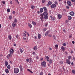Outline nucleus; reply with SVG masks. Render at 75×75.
Listing matches in <instances>:
<instances>
[{
  "label": "nucleus",
  "instance_id": "obj_17",
  "mask_svg": "<svg viewBox=\"0 0 75 75\" xmlns=\"http://www.w3.org/2000/svg\"><path fill=\"white\" fill-rule=\"evenodd\" d=\"M45 57L47 59V61L48 62L49 61V57L48 56H46Z\"/></svg>",
  "mask_w": 75,
  "mask_h": 75
},
{
  "label": "nucleus",
  "instance_id": "obj_51",
  "mask_svg": "<svg viewBox=\"0 0 75 75\" xmlns=\"http://www.w3.org/2000/svg\"><path fill=\"white\" fill-rule=\"evenodd\" d=\"M47 25H48V23H46L45 25V27H47Z\"/></svg>",
  "mask_w": 75,
  "mask_h": 75
},
{
  "label": "nucleus",
  "instance_id": "obj_48",
  "mask_svg": "<svg viewBox=\"0 0 75 75\" xmlns=\"http://www.w3.org/2000/svg\"><path fill=\"white\" fill-rule=\"evenodd\" d=\"M32 54H33V55H35V52H33V53Z\"/></svg>",
  "mask_w": 75,
  "mask_h": 75
},
{
  "label": "nucleus",
  "instance_id": "obj_59",
  "mask_svg": "<svg viewBox=\"0 0 75 75\" xmlns=\"http://www.w3.org/2000/svg\"><path fill=\"white\" fill-rule=\"evenodd\" d=\"M11 50L12 51V52H14V50H13V49H12V48H11Z\"/></svg>",
  "mask_w": 75,
  "mask_h": 75
},
{
  "label": "nucleus",
  "instance_id": "obj_2",
  "mask_svg": "<svg viewBox=\"0 0 75 75\" xmlns=\"http://www.w3.org/2000/svg\"><path fill=\"white\" fill-rule=\"evenodd\" d=\"M19 72V69L17 68L14 69V72L15 74H17Z\"/></svg>",
  "mask_w": 75,
  "mask_h": 75
},
{
  "label": "nucleus",
  "instance_id": "obj_40",
  "mask_svg": "<svg viewBox=\"0 0 75 75\" xmlns=\"http://www.w3.org/2000/svg\"><path fill=\"white\" fill-rule=\"evenodd\" d=\"M45 1V0H42V3H44Z\"/></svg>",
  "mask_w": 75,
  "mask_h": 75
},
{
  "label": "nucleus",
  "instance_id": "obj_31",
  "mask_svg": "<svg viewBox=\"0 0 75 75\" xmlns=\"http://www.w3.org/2000/svg\"><path fill=\"white\" fill-rule=\"evenodd\" d=\"M62 51H64V50H65V47H64L62 46Z\"/></svg>",
  "mask_w": 75,
  "mask_h": 75
},
{
  "label": "nucleus",
  "instance_id": "obj_7",
  "mask_svg": "<svg viewBox=\"0 0 75 75\" xmlns=\"http://www.w3.org/2000/svg\"><path fill=\"white\" fill-rule=\"evenodd\" d=\"M69 14L71 16H73L75 14V13L73 11H71L70 12Z\"/></svg>",
  "mask_w": 75,
  "mask_h": 75
},
{
  "label": "nucleus",
  "instance_id": "obj_57",
  "mask_svg": "<svg viewBox=\"0 0 75 75\" xmlns=\"http://www.w3.org/2000/svg\"><path fill=\"white\" fill-rule=\"evenodd\" d=\"M60 63H61V64H63V62H62V61H60Z\"/></svg>",
  "mask_w": 75,
  "mask_h": 75
},
{
  "label": "nucleus",
  "instance_id": "obj_39",
  "mask_svg": "<svg viewBox=\"0 0 75 75\" xmlns=\"http://www.w3.org/2000/svg\"><path fill=\"white\" fill-rule=\"evenodd\" d=\"M7 12H8V13H10V9L8 8V9H7Z\"/></svg>",
  "mask_w": 75,
  "mask_h": 75
},
{
  "label": "nucleus",
  "instance_id": "obj_38",
  "mask_svg": "<svg viewBox=\"0 0 75 75\" xmlns=\"http://www.w3.org/2000/svg\"><path fill=\"white\" fill-rule=\"evenodd\" d=\"M26 61L27 62H29V59H27L26 60Z\"/></svg>",
  "mask_w": 75,
  "mask_h": 75
},
{
  "label": "nucleus",
  "instance_id": "obj_34",
  "mask_svg": "<svg viewBox=\"0 0 75 75\" xmlns=\"http://www.w3.org/2000/svg\"><path fill=\"white\" fill-rule=\"evenodd\" d=\"M48 4L49 5H51V4H52V2L50 1H49L48 2Z\"/></svg>",
  "mask_w": 75,
  "mask_h": 75
},
{
  "label": "nucleus",
  "instance_id": "obj_22",
  "mask_svg": "<svg viewBox=\"0 0 75 75\" xmlns=\"http://www.w3.org/2000/svg\"><path fill=\"white\" fill-rule=\"evenodd\" d=\"M8 38L10 40H11V35H8Z\"/></svg>",
  "mask_w": 75,
  "mask_h": 75
},
{
  "label": "nucleus",
  "instance_id": "obj_37",
  "mask_svg": "<svg viewBox=\"0 0 75 75\" xmlns=\"http://www.w3.org/2000/svg\"><path fill=\"white\" fill-rule=\"evenodd\" d=\"M48 37H52V35L50 34H49L48 35Z\"/></svg>",
  "mask_w": 75,
  "mask_h": 75
},
{
  "label": "nucleus",
  "instance_id": "obj_50",
  "mask_svg": "<svg viewBox=\"0 0 75 75\" xmlns=\"http://www.w3.org/2000/svg\"><path fill=\"white\" fill-rule=\"evenodd\" d=\"M71 1H72V2L75 3V0H71Z\"/></svg>",
  "mask_w": 75,
  "mask_h": 75
},
{
  "label": "nucleus",
  "instance_id": "obj_61",
  "mask_svg": "<svg viewBox=\"0 0 75 75\" xmlns=\"http://www.w3.org/2000/svg\"><path fill=\"white\" fill-rule=\"evenodd\" d=\"M16 2H17L18 4H19V2H18V0H16Z\"/></svg>",
  "mask_w": 75,
  "mask_h": 75
},
{
  "label": "nucleus",
  "instance_id": "obj_43",
  "mask_svg": "<svg viewBox=\"0 0 75 75\" xmlns=\"http://www.w3.org/2000/svg\"><path fill=\"white\" fill-rule=\"evenodd\" d=\"M2 3H3V4H4H4H5V1H2Z\"/></svg>",
  "mask_w": 75,
  "mask_h": 75
},
{
  "label": "nucleus",
  "instance_id": "obj_21",
  "mask_svg": "<svg viewBox=\"0 0 75 75\" xmlns=\"http://www.w3.org/2000/svg\"><path fill=\"white\" fill-rule=\"evenodd\" d=\"M12 17H13V16L11 15H10L9 17V20H11V19H12Z\"/></svg>",
  "mask_w": 75,
  "mask_h": 75
},
{
  "label": "nucleus",
  "instance_id": "obj_9",
  "mask_svg": "<svg viewBox=\"0 0 75 75\" xmlns=\"http://www.w3.org/2000/svg\"><path fill=\"white\" fill-rule=\"evenodd\" d=\"M43 16H48V13L46 12H44L43 13Z\"/></svg>",
  "mask_w": 75,
  "mask_h": 75
},
{
  "label": "nucleus",
  "instance_id": "obj_3",
  "mask_svg": "<svg viewBox=\"0 0 75 75\" xmlns=\"http://www.w3.org/2000/svg\"><path fill=\"white\" fill-rule=\"evenodd\" d=\"M41 65L43 67H46V65H47L46 64V62L45 61H43L41 63Z\"/></svg>",
  "mask_w": 75,
  "mask_h": 75
},
{
  "label": "nucleus",
  "instance_id": "obj_20",
  "mask_svg": "<svg viewBox=\"0 0 75 75\" xmlns=\"http://www.w3.org/2000/svg\"><path fill=\"white\" fill-rule=\"evenodd\" d=\"M41 35L40 34H39L38 35V38H39V39H40V38H41Z\"/></svg>",
  "mask_w": 75,
  "mask_h": 75
},
{
  "label": "nucleus",
  "instance_id": "obj_42",
  "mask_svg": "<svg viewBox=\"0 0 75 75\" xmlns=\"http://www.w3.org/2000/svg\"><path fill=\"white\" fill-rule=\"evenodd\" d=\"M62 45L63 46H66L67 45V44L65 43H63Z\"/></svg>",
  "mask_w": 75,
  "mask_h": 75
},
{
  "label": "nucleus",
  "instance_id": "obj_6",
  "mask_svg": "<svg viewBox=\"0 0 75 75\" xmlns=\"http://www.w3.org/2000/svg\"><path fill=\"white\" fill-rule=\"evenodd\" d=\"M49 32H50V30H48L45 33V36H47L48 35V34H49Z\"/></svg>",
  "mask_w": 75,
  "mask_h": 75
},
{
  "label": "nucleus",
  "instance_id": "obj_4",
  "mask_svg": "<svg viewBox=\"0 0 75 75\" xmlns=\"http://www.w3.org/2000/svg\"><path fill=\"white\" fill-rule=\"evenodd\" d=\"M57 7V5L54 4H53L51 5L50 7L51 8H55Z\"/></svg>",
  "mask_w": 75,
  "mask_h": 75
},
{
  "label": "nucleus",
  "instance_id": "obj_58",
  "mask_svg": "<svg viewBox=\"0 0 75 75\" xmlns=\"http://www.w3.org/2000/svg\"><path fill=\"white\" fill-rule=\"evenodd\" d=\"M23 40H27V38H23Z\"/></svg>",
  "mask_w": 75,
  "mask_h": 75
},
{
  "label": "nucleus",
  "instance_id": "obj_27",
  "mask_svg": "<svg viewBox=\"0 0 75 75\" xmlns=\"http://www.w3.org/2000/svg\"><path fill=\"white\" fill-rule=\"evenodd\" d=\"M52 62V60L51 59H49V63L50 64H51Z\"/></svg>",
  "mask_w": 75,
  "mask_h": 75
},
{
  "label": "nucleus",
  "instance_id": "obj_62",
  "mask_svg": "<svg viewBox=\"0 0 75 75\" xmlns=\"http://www.w3.org/2000/svg\"><path fill=\"white\" fill-rule=\"evenodd\" d=\"M13 14H15V11H13L12 12Z\"/></svg>",
  "mask_w": 75,
  "mask_h": 75
},
{
  "label": "nucleus",
  "instance_id": "obj_12",
  "mask_svg": "<svg viewBox=\"0 0 75 75\" xmlns=\"http://www.w3.org/2000/svg\"><path fill=\"white\" fill-rule=\"evenodd\" d=\"M58 18L59 19H61V18H62V16L60 15L59 14L58 15Z\"/></svg>",
  "mask_w": 75,
  "mask_h": 75
},
{
  "label": "nucleus",
  "instance_id": "obj_14",
  "mask_svg": "<svg viewBox=\"0 0 75 75\" xmlns=\"http://www.w3.org/2000/svg\"><path fill=\"white\" fill-rule=\"evenodd\" d=\"M44 11V10L43 9V8H41L40 9V13H42L43 12V11Z\"/></svg>",
  "mask_w": 75,
  "mask_h": 75
},
{
  "label": "nucleus",
  "instance_id": "obj_25",
  "mask_svg": "<svg viewBox=\"0 0 75 75\" xmlns=\"http://www.w3.org/2000/svg\"><path fill=\"white\" fill-rule=\"evenodd\" d=\"M33 24L34 25H36V23L35 22L33 21L32 22Z\"/></svg>",
  "mask_w": 75,
  "mask_h": 75
},
{
  "label": "nucleus",
  "instance_id": "obj_32",
  "mask_svg": "<svg viewBox=\"0 0 75 75\" xmlns=\"http://www.w3.org/2000/svg\"><path fill=\"white\" fill-rule=\"evenodd\" d=\"M9 51H10V54H13V52H12V51H11V50H10Z\"/></svg>",
  "mask_w": 75,
  "mask_h": 75
},
{
  "label": "nucleus",
  "instance_id": "obj_36",
  "mask_svg": "<svg viewBox=\"0 0 75 75\" xmlns=\"http://www.w3.org/2000/svg\"><path fill=\"white\" fill-rule=\"evenodd\" d=\"M20 51L21 52V53H22V52H23V50H22V49H21V48H20Z\"/></svg>",
  "mask_w": 75,
  "mask_h": 75
},
{
  "label": "nucleus",
  "instance_id": "obj_52",
  "mask_svg": "<svg viewBox=\"0 0 75 75\" xmlns=\"http://www.w3.org/2000/svg\"><path fill=\"white\" fill-rule=\"evenodd\" d=\"M72 44H75V42L74 41H72Z\"/></svg>",
  "mask_w": 75,
  "mask_h": 75
},
{
  "label": "nucleus",
  "instance_id": "obj_28",
  "mask_svg": "<svg viewBox=\"0 0 75 75\" xmlns=\"http://www.w3.org/2000/svg\"><path fill=\"white\" fill-rule=\"evenodd\" d=\"M72 58V57L71 56H69L68 57V59L69 60H70L71 59V58Z\"/></svg>",
  "mask_w": 75,
  "mask_h": 75
},
{
  "label": "nucleus",
  "instance_id": "obj_8",
  "mask_svg": "<svg viewBox=\"0 0 75 75\" xmlns=\"http://www.w3.org/2000/svg\"><path fill=\"white\" fill-rule=\"evenodd\" d=\"M66 62L67 63V64H69V65H70L71 64V61L67 59L66 60Z\"/></svg>",
  "mask_w": 75,
  "mask_h": 75
},
{
  "label": "nucleus",
  "instance_id": "obj_10",
  "mask_svg": "<svg viewBox=\"0 0 75 75\" xmlns=\"http://www.w3.org/2000/svg\"><path fill=\"white\" fill-rule=\"evenodd\" d=\"M43 9L45 12H47V8L45 7H43Z\"/></svg>",
  "mask_w": 75,
  "mask_h": 75
},
{
  "label": "nucleus",
  "instance_id": "obj_23",
  "mask_svg": "<svg viewBox=\"0 0 75 75\" xmlns=\"http://www.w3.org/2000/svg\"><path fill=\"white\" fill-rule=\"evenodd\" d=\"M37 46H35L34 47L33 49L34 50H35V51H36L37 50Z\"/></svg>",
  "mask_w": 75,
  "mask_h": 75
},
{
  "label": "nucleus",
  "instance_id": "obj_64",
  "mask_svg": "<svg viewBox=\"0 0 75 75\" xmlns=\"http://www.w3.org/2000/svg\"><path fill=\"white\" fill-rule=\"evenodd\" d=\"M34 38H35V40H36V39H37V37L36 36H35V37Z\"/></svg>",
  "mask_w": 75,
  "mask_h": 75
},
{
  "label": "nucleus",
  "instance_id": "obj_26",
  "mask_svg": "<svg viewBox=\"0 0 75 75\" xmlns=\"http://www.w3.org/2000/svg\"><path fill=\"white\" fill-rule=\"evenodd\" d=\"M31 8L32 9H34L35 8V6L34 5H32L31 6Z\"/></svg>",
  "mask_w": 75,
  "mask_h": 75
},
{
  "label": "nucleus",
  "instance_id": "obj_33",
  "mask_svg": "<svg viewBox=\"0 0 75 75\" xmlns=\"http://www.w3.org/2000/svg\"><path fill=\"white\" fill-rule=\"evenodd\" d=\"M40 75H43V72L41 71L39 74Z\"/></svg>",
  "mask_w": 75,
  "mask_h": 75
},
{
  "label": "nucleus",
  "instance_id": "obj_55",
  "mask_svg": "<svg viewBox=\"0 0 75 75\" xmlns=\"http://www.w3.org/2000/svg\"><path fill=\"white\" fill-rule=\"evenodd\" d=\"M69 22V21L67 20L65 22L67 23H68Z\"/></svg>",
  "mask_w": 75,
  "mask_h": 75
},
{
  "label": "nucleus",
  "instance_id": "obj_53",
  "mask_svg": "<svg viewBox=\"0 0 75 75\" xmlns=\"http://www.w3.org/2000/svg\"><path fill=\"white\" fill-rule=\"evenodd\" d=\"M29 59L30 60L31 62V61H32L33 60H32V59H31V58H29Z\"/></svg>",
  "mask_w": 75,
  "mask_h": 75
},
{
  "label": "nucleus",
  "instance_id": "obj_45",
  "mask_svg": "<svg viewBox=\"0 0 75 75\" xmlns=\"http://www.w3.org/2000/svg\"><path fill=\"white\" fill-rule=\"evenodd\" d=\"M47 30V28H44V29H43V31L44 32L45 31Z\"/></svg>",
  "mask_w": 75,
  "mask_h": 75
},
{
  "label": "nucleus",
  "instance_id": "obj_24",
  "mask_svg": "<svg viewBox=\"0 0 75 75\" xmlns=\"http://www.w3.org/2000/svg\"><path fill=\"white\" fill-rule=\"evenodd\" d=\"M28 27H29L30 28H31L32 27V25L30 23H28Z\"/></svg>",
  "mask_w": 75,
  "mask_h": 75
},
{
  "label": "nucleus",
  "instance_id": "obj_15",
  "mask_svg": "<svg viewBox=\"0 0 75 75\" xmlns=\"http://www.w3.org/2000/svg\"><path fill=\"white\" fill-rule=\"evenodd\" d=\"M5 65L6 67H7V65H8V62H7V61H5Z\"/></svg>",
  "mask_w": 75,
  "mask_h": 75
},
{
  "label": "nucleus",
  "instance_id": "obj_47",
  "mask_svg": "<svg viewBox=\"0 0 75 75\" xmlns=\"http://www.w3.org/2000/svg\"><path fill=\"white\" fill-rule=\"evenodd\" d=\"M54 3L55 4H58V2H57V1H55L54 2Z\"/></svg>",
  "mask_w": 75,
  "mask_h": 75
},
{
  "label": "nucleus",
  "instance_id": "obj_35",
  "mask_svg": "<svg viewBox=\"0 0 75 75\" xmlns=\"http://www.w3.org/2000/svg\"><path fill=\"white\" fill-rule=\"evenodd\" d=\"M14 22L15 23H17V20L16 19H15L14 20Z\"/></svg>",
  "mask_w": 75,
  "mask_h": 75
},
{
  "label": "nucleus",
  "instance_id": "obj_19",
  "mask_svg": "<svg viewBox=\"0 0 75 75\" xmlns=\"http://www.w3.org/2000/svg\"><path fill=\"white\" fill-rule=\"evenodd\" d=\"M5 71L6 73H8L9 72V71H8V69H5Z\"/></svg>",
  "mask_w": 75,
  "mask_h": 75
},
{
  "label": "nucleus",
  "instance_id": "obj_1",
  "mask_svg": "<svg viewBox=\"0 0 75 75\" xmlns=\"http://www.w3.org/2000/svg\"><path fill=\"white\" fill-rule=\"evenodd\" d=\"M40 16H41V17H40V18L41 19L42 21V19L47 20L48 18V15L43 16V14L42 13L40 14Z\"/></svg>",
  "mask_w": 75,
  "mask_h": 75
},
{
  "label": "nucleus",
  "instance_id": "obj_60",
  "mask_svg": "<svg viewBox=\"0 0 75 75\" xmlns=\"http://www.w3.org/2000/svg\"><path fill=\"white\" fill-rule=\"evenodd\" d=\"M70 53H71V54H72V53H73V51L71 50V52H70Z\"/></svg>",
  "mask_w": 75,
  "mask_h": 75
},
{
  "label": "nucleus",
  "instance_id": "obj_16",
  "mask_svg": "<svg viewBox=\"0 0 75 75\" xmlns=\"http://www.w3.org/2000/svg\"><path fill=\"white\" fill-rule=\"evenodd\" d=\"M50 18L51 19V20L52 21H54L55 20V19H54V17H52L51 16H50Z\"/></svg>",
  "mask_w": 75,
  "mask_h": 75
},
{
  "label": "nucleus",
  "instance_id": "obj_5",
  "mask_svg": "<svg viewBox=\"0 0 75 75\" xmlns=\"http://www.w3.org/2000/svg\"><path fill=\"white\" fill-rule=\"evenodd\" d=\"M67 4L69 6H72V4L71 3V2L70 1H67Z\"/></svg>",
  "mask_w": 75,
  "mask_h": 75
},
{
  "label": "nucleus",
  "instance_id": "obj_11",
  "mask_svg": "<svg viewBox=\"0 0 75 75\" xmlns=\"http://www.w3.org/2000/svg\"><path fill=\"white\" fill-rule=\"evenodd\" d=\"M16 26V23L15 22H13L12 24V26L13 27H15Z\"/></svg>",
  "mask_w": 75,
  "mask_h": 75
},
{
  "label": "nucleus",
  "instance_id": "obj_56",
  "mask_svg": "<svg viewBox=\"0 0 75 75\" xmlns=\"http://www.w3.org/2000/svg\"><path fill=\"white\" fill-rule=\"evenodd\" d=\"M72 36L71 35L69 36V38H72Z\"/></svg>",
  "mask_w": 75,
  "mask_h": 75
},
{
  "label": "nucleus",
  "instance_id": "obj_41",
  "mask_svg": "<svg viewBox=\"0 0 75 75\" xmlns=\"http://www.w3.org/2000/svg\"><path fill=\"white\" fill-rule=\"evenodd\" d=\"M72 73H73V74H75V70H72Z\"/></svg>",
  "mask_w": 75,
  "mask_h": 75
},
{
  "label": "nucleus",
  "instance_id": "obj_29",
  "mask_svg": "<svg viewBox=\"0 0 75 75\" xmlns=\"http://www.w3.org/2000/svg\"><path fill=\"white\" fill-rule=\"evenodd\" d=\"M8 57H9L10 58H11L12 57V55L11 54H9L8 55Z\"/></svg>",
  "mask_w": 75,
  "mask_h": 75
},
{
  "label": "nucleus",
  "instance_id": "obj_18",
  "mask_svg": "<svg viewBox=\"0 0 75 75\" xmlns=\"http://www.w3.org/2000/svg\"><path fill=\"white\" fill-rule=\"evenodd\" d=\"M68 19L69 20H71V19H72V17L70 16H68Z\"/></svg>",
  "mask_w": 75,
  "mask_h": 75
},
{
  "label": "nucleus",
  "instance_id": "obj_44",
  "mask_svg": "<svg viewBox=\"0 0 75 75\" xmlns=\"http://www.w3.org/2000/svg\"><path fill=\"white\" fill-rule=\"evenodd\" d=\"M66 8H67V9H69V7L68 6H67L66 7Z\"/></svg>",
  "mask_w": 75,
  "mask_h": 75
},
{
  "label": "nucleus",
  "instance_id": "obj_49",
  "mask_svg": "<svg viewBox=\"0 0 75 75\" xmlns=\"http://www.w3.org/2000/svg\"><path fill=\"white\" fill-rule=\"evenodd\" d=\"M36 59H38L39 58V57H38V56H36Z\"/></svg>",
  "mask_w": 75,
  "mask_h": 75
},
{
  "label": "nucleus",
  "instance_id": "obj_13",
  "mask_svg": "<svg viewBox=\"0 0 75 75\" xmlns=\"http://www.w3.org/2000/svg\"><path fill=\"white\" fill-rule=\"evenodd\" d=\"M19 68L20 69L21 71H23V67L20 65L19 66Z\"/></svg>",
  "mask_w": 75,
  "mask_h": 75
},
{
  "label": "nucleus",
  "instance_id": "obj_54",
  "mask_svg": "<svg viewBox=\"0 0 75 75\" xmlns=\"http://www.w3.org/2000/svg\"><path fill=\"white\" fill-rule=\"evenodd\" d=\"M55 47H56V48H58V45H55Z\"/></svg>",
  "mask_w": 75,
  "mask_h": 75
},
{
  "label": "nucleus",
  "instance_id": "obj_30",
  "mask_svg": "<svg viewBox=\"0 0 75 75\" xmlns=\"http://www.w3.org/2000/svg\"><path fill=\"white\" fill-rule=\"evenodd\" d=\"M7 68L8 69H10V65H8L7 67Z\"/></svg>",
  "mask_w": 75,
  "mask_h": 75
},
{
  "label": "nucleus",
  "instance_id": "obj_63",
  "mask_svg": "<svg viewBox=\"0 0 75 75\" xmlns=\"http://www.w3.org/2000/svg\"><path fill=\"white\" fill-rule=\"evenodd\" d=\"M10 3L11 4H13V2H12V1H11Z\"/></svg>",
  "mask_w": 75,
  "mask_h": 75
},
{
  "label": "nucleus",
  "instance_id": "obj_46",
  "mask_svg": "<svg viewBox=\"0 0 75 75\" xmlns=\"http://www.w3.org/2000/svg\"><path fill=\"white\" fill-rule=\"evenodd\" d=\"M23 34L24 37H26V34H25V33H23Z\"/></svg>",
  "mask_w": 75,
  "mask_h": 75
}]
</instances>
